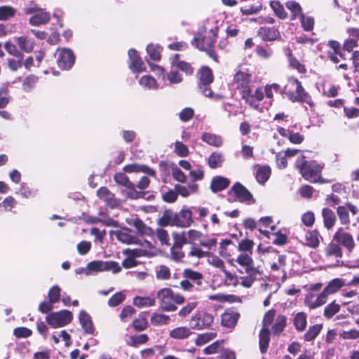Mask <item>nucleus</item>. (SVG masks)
Returning a JSON list of instances; mask_svg holds the SVG:
<instances>
[{
    "mask_svg": "<svg viewBox=\"0 0 359 359\" xmlns=\"http://www.w3.org/2000/svg\"><path fill=\"white\" fill-rule=\"evenodd\" d=\"M197 90L204 96L210 98L220 99L222 95L214 94L211 89V84L214 81V75L212 69L208 66H203L199 69L196 74Z\"/></svg>",
    "mask_w": 359,
    "mask_h": 359,
    "instance_id": "1",
    "label": "nucleus"
},
{
    "mask_svg": "<svg viewBox=\"0 0 359 359\" xmlns=\"http://www.w3.org/2000/svg\"><path fill=\"white\" fill-rule=\"evenodd\" d=\"M295 167L299 170L302 177L311 182H316L314 178L322 171L323 167L316 161L305 160V156L301 155L295 162Z\"/></svg>",
    "mask_w": 359,
    "mask_h": 359,
    "instance_id": "2",
    "label": "nucleus"
},
{
    "mask_svg": "<svg viewBox=\"0 0 359 359\" xmlns=\"http://www.w3.org/2000/svg\"><path fill=\"white\" fill-rule=\"evenodd\" d=\"M73 320L72 313L66 309L52 311L46 316V322L53 328L63 327Z\"/></svg>",
    "mask_w": 359,
    "mask_h": 359,
    "instance_id": "3",
    "label": "nucleus"
},
{
    "mask_svg": "<svg viewBox=\"0 0 359 359\" xmlns=\"http://www.w3.org/2000/svg\"><path fill=\"white\" fill-rule=\"evenodd\" d=\"M232 194L235 196V199L233 201H238L244 203L252 201V203H255L252 194L240 182H236L228 191L229 196ZM228 201L232 202V200L229 198Z\"/></svg>",
    "mask_w": 359,
    "mask_h": 359,
    "instance_id": "4",
    "label": "nucleus"
},
{
    "mask_svg": "<svg viewBox=\"0 0 359 359\" xmlns=\"http://www.w3.org/2000/svg\"><path fill=\"white\" fill-rule=\"evenodd\" d=\"M58 67L62 70L70 69L75 62V55L69 48H63L57 59Z\"/></svg>",
    "mask_w": 359,
    "mask_h": 359,
    "instance_id": "5",
    "label": "nucleus"
},
{
    "mask_svg": "<svg viewBox=\"0 0 359 359\" xmlns=\"http://www.w3.org/2000/svg\"><path fill=\"white\" fill-rule=\"evenodd\" d=\"M333 241L346 248L348 252H351L355 247L353 236L349 233L344 231L341 227L334 233Z\"/></svg>",
    "mask_w": 359,
    "mask_h": 359,
    "instance_id": "6",
    "label": "nucleus"
},
{
    "mask_svg": "<svg viewBox=\"0 0 359 359\" xmlns=\"http://www.w3.org/2000/svg\"><path fill=\"white\" fill-rule=\"evenodd\" d=\"M175 214L176 215L174 224L176 226L186 228L193 223V212L190 209L183 207L179 212Z\"/></svg>",
    "mask_w": 359,
    "mask_h": 359,
    "instance_id": "7",
    "label": "nucleus"
},
{
    "mask_svg": "<svg viewBox=\"0 0 359 359\" xmlns=\"http://www.w3.org/2000/svg\"><path fill=\"white\" fill-rule=\"evenodd\" d=\"M128 67L133 72L139 73L144 71V62L135 49L130 48L128 50Z\"/></svg>",
    "mask_w": 359,
    "mask_h": 359,
    "instance_id": "8",
    "label": "nucleus"
},
{
    "mask_svg": "<svg viewBox=\"0 0 359 359\" xmlns=\"http://www.w3.org/2000/svg\"><path fill=\"white\" fill-rule=\"evenodd\" d=\"M290 81L292 82L296 85V96L294 100H297L299 102L306 103L309 106L312 107L314 105L311 96L309 94L306 92L303 86H302L301 82L296 78L292 77L290 79Z\"/></svg>",
    "mask_w": 359,
    "mask_h": 359,
    "instance_id": "9",
    "label": "nucleus"
},
{
    "mask_svg": "<svg viewBox=\"0 0 359 359\" xmlns=\"http://www.w3.org/2000/svg\"><path fill=\"white\" fill-rule=\"evenodd\" d=\"M250 255V254L241 253L238 256L235 262L244 267L245 273L261 271L259 266H254V261Z\"/></svg>",
    "mask_w": 359,
    "mask_h": 359,
    "instance_id": "10",
    "label": "nucleus"
},
{
    "mask_svg": "<svg viewBox=\"0 0 359 359\" xmlns=\"http://www.w3.org/2000/svg\"><path fill=\"white\" fill-rule=\"evenodd\" d=\"M257 36L264 41H273L281 38L279 30L275 27H261L257 31Z\"/></svg>",
    "mask_w": 359,
    "mask_h": 359,
    "instance_id": "11",
    "label": "nucleus"
},
{
    "mask_svg": "<svg viewBox=\"0 0 359 359\" xmlns=\"http://www.w3.org/2000/svg\"><path fill=\"white\" fill-rule=\"evenodd\" d=\"M79 323L87 334L96 335L95 330L91 316L84 310H81L79 315Z\"/></svg>",
    "mask_w": 359,
    "mask_h": 359,
    "instance_id": "12",
    "label": "nucleus"
},
{
    "mask_svg": "<svg viewBox=\"0 0 359 359\" xmlns=\"http://www.w3.org/2000/svg\"><path fill=\"white\" fill-rule=\"evenodd\" d=\"M329 294H330L323 289L322 292L318 295L316 301L313 302L312 299L314 297V295L313 294H309L305 298V303L311 309H316L326 303Z\"/></svg>",
    "mask_w": 359,
    "mask_h": 359,
    "instance_id": "13",
    "label": "nucleus"
},
{
    "mask_svg": "<svg viewBox=\"0 0 359 359\" xmlns=\"http://www.w3.org/2000/svg\"><path fill=\"white\" fill-rule=\"evenodd\" d=\"M230 184V180L222 176H215L212 177L210 189L213 193H217L226 189Z\"/></svg>",
    "mask_w": 359,
    "mask_h": 359,
    "instance_id": "14",
    "label": "nucleus"
},
{
    "mask_svg": "<svg viewBox=\"0 0 359 359\" xmlns=\"http://www.w3.org/2000/svg\"><path fill=\"white\" fill-rule=\"evenodd\" d=\"M123 170L126 172H144L149 176L155 177L156 172L154 170L146 165H141L137 163L128 164L124 166Z\"/></svg>",
    "mask_w": 359,
    "mask_h": 359,
    "instance_id": "15",
    "label": "nucleus"
},
{
    "mask_svg": "<svg viewBox=\"0 0 359 359\" xmlns=\"http://www.w3.org/2000/svg\"><path fill=\"white\" fill-rule=\"evenodd\" d=\"M240 314L235 311H226L222 315L221 324L222 326L232 328L236 325Z\"/></svg>",
    "mask_w": 359,
    "mask_h": 359,
    "instance_id": "16",
    "label": "nucleus"
},
{
    "mask_svg": "<svg viewBox=\"0 0 359 359\" xmlns=\"http://www.w3.org/2000/svg\"><path fill=\"white\" fill-rule=\"evenodd\" d=\"M322 217L324 226L328 230L332 229L337 222L335 212L329 208H324L322 210Z\"/></svg>",
    "mask_w": 359,
    "mask_h": 359,
    "instance_id": "17",
    "label": "nucleus"
},
{
    "mask_svg": "<svg viewBox=\"0 0 359 359\" xmlns=\"http://www.w3.org/2000/svg\"><path fill=\"white\" fill-rule=\"evenodd\" d=\"M255 178L257 182L264 185L269 179L271 174V169L269 165H257Z\"/></svg>",
    "mask_w": 359,
    "mask_h": 359,
    "instance_id": "18",
    "label": "nucleus"
},
{
    "mask_svg": "<svg viewBox=\"0 0 359 359\" xmlns=\"http://www.w3.org/2000/svg\"><path fill=\"white\" fill-rule=\"evenodd\" d=\"M126 222L129 225L135 227L137 233L140 235H149L151 231V229L147 226L144 222L139 217L127 219Z\"/></svg>",
    "mask_w": 359,
    "mask_h": 359,
    "instance_id": "19",
    "label": "nucleus"
},
{
    "mask_svg": "<svg viewBox=\"0 0 359 359\" xmlns=\"http://www.w3.org/2000/svg\"><path fill=\"white\" fill-rule=\"evenodd\" d=\"M192 46H195L201 51L205 52L208 56L212 58L215 61H217V55L213 47H208L204 46L203 43L200 42V37L194 36L191 41Z\"/></svg>",
    "mask_w": 359,
    "mask_h": 359,
    "instance_id": "20",
    "label": "nucleus"
},
{
    "mask_svg": "<svg viewBox=\"0 0 359 359\" xmlns=\"http://www.w3.org/2000/svg\"><path fill=\"white\" fill-rule=\"evenodd\" d=\"M218 27H215L210 31V35L208 37L203 36L202 33L197 32L195 36L200 37V42L203 43L204 46L208 47H214L217 36Z\"/></svg>",
    "mask_w": 359,
    "mask_h": 359,
    "instance_id": "21",
    "label": "nucleus"
},
{
    "mask_svg": "<svg viewBox=\"0 0 359 359\" xmlns=\"http://www.w3.org/2000/svg\"><path fill=\"white\" fill-rule=\"evenodd\" d=\"M270 341V331L269 328L263 327L259 334V345L260 352L262 353H265L269 347V344Z\"/></svg>",
    "mask_w": 359,
    "mask_h": 359,
    "instance_id": "22",
    "label": "nucleus"
},
{
    "mask_svg": "<svg viewBox=\"0 0 359 359\" xmlns=\"http://www.w3.org/2000/svg\"><path fill=\"white\" fill-rule=\"evenodd\" d=\"M225 161L224 154L222 152L214 151L208 158V164L212 169L220 168Z\"/></svg>",
    "mask_w": 359,
    "mask_h": 359,
    "instance_id": "23",
    "label": "nucleus"
},
{
    "mask_svg": "<svg viewBox=\"0 0 359 359\" xmlns=\"http://www.w3.org/2000/svg\"><path fill=\"white\" fill-rule=\"evenodd\" d=\"M192 334L189 328L187 327H176L169 332L170 338L182 340L187 339Z\"/></svg>",
    "mask_w": 359,
    "mask_h": 359,
    "instance_id": "24",
    "label": "nucleus"
},
{
    "mask_svg": "<svg viewBox=\"0 0 359 359\" xmlns=\"http://www.w3.org/2000/svg\"><path fill=\"white\" fill-rule=\"evenodd\" d=\"M148 315V311H142L139 314L138 318L133 320V325L135 330L141 332L147 328L148 321L147 318Z\"/></svg>",
    "mask_w": 359,
    "mask_h": 359,
    "instance_id": "25",
    "label": "nucleus"
},
{
    "mask_svg": "<svg viewBox=\"0 0 359 359\" xmlns=\"http://www.w3.org/2000/svg\"><path fill=\"white\" fill-rule=\"evenodd\" d=\"M175 214L170 209L165 210L158 221V224L161 226H175L174 224V219H175Z\"/></svg>",
    "mask_w": 359,
    "mask_h": 359,
    "instance_id": "26",
    "label": "nucleus"
},
{
    "mask_svg": "<svg viewBox=\"0 0 359 359\" xmlns=\"http://www.w3.org/2000/svg\"><path fill=\"white\" fill-rule=\"evenodd\" d=\"M250 76L249 74L239 71L233 78V82L236 84V88H245L250 82Z\"/></svg>",
    "mask_w": 359,
    "mask_h": 359,
    "instance_id": "27",
    "label": "nucleus"
},
{
    "mask_svg": "<svg viewBox=\"0 0 359 359\" xmlns=\"http://www.w3.org/2000/svg\"><path fill=\"white\" fill-rule=\"evenodd\" d=\"M49 20L50 15L46 12L40 11L29 18V23L34 26H39L47 23Z\"/></svg>",
    "mask_w": 359,
    "mask_h": 359,
    "instance_id": "28",
    "label": "nucleus"
},
{
    "mask_svg": "<svg viewBox=\"0 0 359 359\" xmlns=\"http://www.w3.org/2000/svg\"><path fill=\"white\" fill-rule=\"evenodd\" d=\"M201 140L209 145L219 147L222 144V138L217 135L205 133L201 136Z\"/></svg>",
    "mask_w": 359,
    "mask_h": 359,
    "instance_id": "29",
    "label": "nucleus"
},
{
    "mask_svg": "<svg viewBox=\"0 0 359 359\" xmlns=\"http://www.w3.org/2000/svg\"><path fill=\"white\" fill-rule=\"evenodd\" d=\"M306 318V314L304 312H299L295 315L293 324L298 332H302L305 330L307 325Z\"/></svg>",
    "mask_w": 359,
    "mask_h": 359,
    "instance_id": "30",
    "label": "nucleus"
},
{
    "mask_svg": "<svg viewBox=\"0 0 359 359\" xmlns=\"http://www.w3.org/2000/svg\"><path fill=\"white\" fill-rule=\"evenodd\" d=\"M172 236L174 240L173 247L178 250H182L184 245L191 243V241H188L186 237L185 231H182V233L173 232Z\"/></svg>",
    "mask_w": 359,
    "mask_h": 359,
    "instance_id": "31",
    "label": "nucleus"
},
{
    "mask_svg": "<svg viewBox=\"0 0 359 359\" xmlns=\"http://www.w3.org/2000/svg\"><path fill=\"white\" fill-rule=\"evenodd\" d=\"M322 328V324H316L314 325L310 326L304 335V339L306 341H311L314 340L320 332Z\"/></svg>",
    "mask_w": 359,
    "mask_h": 359,
    "instance_id": "32",
    "label": "nucleus"
},
{
    "mask_svg": "<svg viewBox=\"0 0 359 359\" xmlns=\"http://www.w3.org/2000/svg\"><path fill=\"white\" fill-rule=\"evenodd\" d=\"M287 318L283 315H278L276 319V322L272 326V332L273 334L279 335L286 327Z\"/></svg>",
    "mask_w": 359,
    "mask_h": 359,
    "instance_id": "33",
    "label": "nucleus"
},
{
    "mask_svg": "<svg viewBox=\"0 0 359 359\" xmlns=\"http://www.w3.org/2000/svg\"><path fill=\"white\" fill-rule=\"evenodd\" d=\"M196 314V316H198V320H199L203 330L209 327L213 323L214 318L210 313L201 311Z\"/></svg>",
    "mask_w": 359,
    "mask_h": 359,
    "instance_id": "34",
    "label": "nucleus"
},
{
    "mask_svg": "<svg viewBox=\"0 0 359 359\" xmlns=\"http://www.w3.org/2000/svg\"><path fill=\"white\" fill-rule=\"evenodd\" d=\"M326 255L328 256H335L336 257H342V250L340 245L334 241H332L331 243L327 245L325 249Z\"/></svg>",
    "mask_w": 359,
    "mask_h": 359,
    "instance_id": "35",
    "label": "nucleus"
},
{
    "mask_svg": "<svg viewBox=\"0 0 359 359\" xmlns=\"http://www.w3.org/2000/svg\"><path fill=\"white\" fill-rule=\"evenodd\" d=\"M114 179L115 182L121 186H123L130 191V189L135 185L132 182L130 181L128 177L123 172H117L114 175Z\"/></svg>",
    "mask_w": 359,
    "mask_h": 359,
    "instance_id": "36",
    "label": "nucleus"
},
{
    "mask_svg": "<svg viewBox=\"0 0 359 359\" xmlns=\"http://www.w3.org/2000/svg\"><path fill=\"white\" fill-rule=\"evenodd\" d=\"M133 304L139 308L151 306L155 304V299L149 297L136 296L133 299Z\"/></svg>",
    "mask_w": 359,
    "mask_h": 359,
    "instance_id": "37",
    "label": "nucleus"
},
{
    "mask_svg": "<svg viewBox=\"0 0 359 359\" xmlns=\"http://www.w3.org/2000/svg\"><path fill=\"white\" fill-rule=\"evenodd\" d=\"M170 321L169 316L154 313L151 318V323L154 326L168 325Z\"/></svg>",
    "mask_w": 359,
    "mask_h": 359,
    "instance_id": "38",
    "label": "nucleus"
},
{
    "mask_svg": "<svg viewBox=\"0 0 359 359\" xmlns=\"http://www.w3.org/2000/svg\"><path fill=\"white\" fill-rule=\"evenodd\" d=\"M9 90L6 85H2L0 88V109L5 108L11 101Z\"/></svg>",
    "mask_w": 359,
    "mask_h": 359,
    "instance_id": "39",
    "label": "nucleus"
},
{
    "mask_svg": "<svg viewBox=\"0 0 359 359\" xmlns=\"http://www.w3.org/2000/svg\"><path fill=\"white\" fill-rule=\"evenodd\" d=\"M146 50L151 60L154 61L161 60V48L159 46L151 43L147 45Z\"/></svg>",
    "mask_w": 359,
    "mask_h": 359,
    "instance_id": "40",
    "label": "nucleus"
},
{
    "mask_svg": "<svg viewBox=\"0 0 359 359\" xmlns=\"http://www.w3.org/2000/svg\"><path fill=\"white\" fill-rule=\"evenodd\" d=\"M337 213L341 224L348 225L350 224L349 212L344 205H339L337 208Z\"/></svg>",
    "mask_w": 359,
    "mask_h": 359,
    "instance_id": "41",
    "label": "nucleus"
},
{
    "mask_svg": "<svg viewBox=\"0 0 359 359\" xmlns=\"http://www.w3.org/2000/svg\"><path fill=\"white\" fill-rule=\"evenodd\" d=\"M318 232L316 230L308 231L306 234L307 245L313 248L319 245Z\"/></svg>",
    "mask_w": 359,
    "mask_h": 359,
    "instance_id": "42",
    "label": "nucleus"
},
{
    "mask_svg": "<svg viewBox=\"0 0 359 359\" xmlns=\"http://www.w3.org/2000/svg\"><path fill=\"white\" fill-rule=\"evenodd\" d=\"M183 276L186 278L196 281L198 285L202 284L201 279L203 278V275L198 271H195L191 269H186L183 271Z\"/></svg>",
    "mask_w": 359,
    "mask_h": 359,
    "instance_id": "43",
    "label": "nucleus"
},
{
    "mask_svg": "<svg viewBox=\"0 0 359 359\" xmlns=\"http://www.w3.org/2000/svg\"><path fill=\"white\" fill-rule=\"evenodd\" d=\"M343 285V280L340 278H337L330 281L327 285L324 288V290L330 294H331L336 292Z\"/></svg>",
    "mask_w": 359,
    "mask_h": 359,
    "instance_id": "44",
    "label": "nucleus"
},
{
    "mask_svg": "<svg viewBox=\"0 0 359 359\" xmlns=\"http://www.w3.org/2000/svg\"><path fill=\"white\" fill-rule=\"evenodd\" d=\"M148 194H149V191H144L140 189V191H137L135 189V185H134L130 191H127L126 196L128 198L133 200L140 198L145 199V196L146 195H148Z\"/></svg>",
    "mask_w": 359,
    "mask_h": 359,
    "instance_id": "45",
    "label": "nucleus"
},
{
    "mask_svg": "<svg viewBox=\"0 0 359 359\" xmlns=\"http://www.w3.org/2000/svg\"><path fill=\"white\" fill-rule=\"evenodd\" d=\"M270 6L275 14L280 19H285L287 17V13L285 12L283 5L280 4L279 1H271Z\"/></svg>",
    "mask_w": 359,
    "mask_h": 359,
    "instance_id": "46",
    "label": "nucleus"
},
{
    "mask_svg": "<svg viewBox=\"0 0 359 359\" xmlns=\"http://www.w3.org/2000/svg\"><path fill=\"white\" fill-rule=\"evenodd\" d=\"M247 273L249 276L241 277L242 282L241 284L242 286L249 288L252 287L253 283L257 280V275H261L262 272H250Z\"/></svg>",
    "mask_w": 359,
    "mask_h": 359,
    "instance_id": "47",
    "label": "nucleus"
},
{
    "mask_svg": "<svg viewBox=\"0 0 359 359\" xmlns=\"http://www.w3.org/2000/svg\"><path fill=\"white\" fill-rule=\"evenodd\" d=\"M340 310V306L332 302L327 305L324 309V316L327 318H331Z\"/></svg>",
    "mask_w": 359,
    "mask_h": 359,
    "instance_id": "48",
    "label": "nucleus"
},
{
    "mask_svg": "<svg viewBox=\"0 0 359 359\" xmlns=\"http://www.w3.org/2000/svg\"><path fill=\"white\" fill-rule=\"evenodd\" d=\"M299 20L303 29L306 32H310L314 27V18L311 16L306 17L304 14H301Z\"/></svg>",
    "mask_w": 359,
    "mask_h": 359,
    "instance_id": "49",
    "label": "nucleus"
},
{
    "mask_svg": "<svg viewBox=\"0 0 359 359\" xmlns=\"http://www.w3.org/2000/svg\"><path fill=\"white\" fill-rule=\"evenodd\" d=\"M217 336V334L215 332H207L204 334H200L198 335V337L196 338L195 341V344L196 346H201L203 345L208 341H211L214 338H215Z\"/></svg>",
    "mask_w": 359,
    "mask_h": 359,
    "instance_id": "50",
    "label": "nucleus"
},
{
    "mask_svg": "<svg viewBox=\"0 0 359 359\" xmlns=\"http://www.w3.org/2000/svg\"><path fill=\"white\" fill-rule=\"evenodd\" d=\"M286 7L292 12L293 17L292 19L296 18L297 16L299 18H300L301 14L302 13V10L299 4L295 1H287L286 3Z\"/></svg>",
    "mask_w": 359,
    "mask_h": 359,
    "instance_id": "51",
    "label": "nucleus"
},
{
    "mask_svg": "<svg viewBox=\"0 0 359 359\" xmlns=\"http://www.w3.org/2000/svg\"><path fill=\"white\" fill-rule=\"evenodd\" d=\"M102 264L103 271H112L114 273H117L121 270L118 263L115 261H102Z\"/></svg>",
    "mask_w": 359,
    "mask_h": 359,
    "instance_id": "52",
    "label": "nucleus"
},
{
    "mask_svg": "<svg viewBox=\"0 0 359 359\" xmlns=\"http://www.w3.org/2000/svg\"><path fill=\"white\" fill-rule=\"evenodd\" d=\"M149 340V337L146 334H141L130 337V346L137 347L140 344H145Z\"/></svg>",
    "mask_w": 359,
    "mask_h": 359,
    "instance_id": "53",
    "label": "nucleus"
},
{
    "mask_svg": "<svg viewBox=\"0 0 359 359\" xmlns=\"http://www.w3.org/2000/svg\"><path fill=\"white\" fill-rule=\"evenodd\" d=\"M18 44L21 50L26 53H31L34 48L33 43L24 36H20L18 39Z\"/></svg>",
    "mask_w": 359,
    "mask_h": 359,
    "instance_id": "54",
    "label": "nucleus"
},
{
    "mask_svg": "<svg viewBox=\"0 0 359 359\" xmlns=\"http://www.w3.org/2000/svg\"><path fill=\"white\" fill-rule=\"evenodd\" d=\"M126 299V295L118 292L113 294L108 300V305L110 307H115L121 304Z\"/></svg>",
    "mask_w": 359,
    "mask_h": 359,
    "instance_id": "55",
    "label": "nucleus"
},
{
    "mask_svg": "<svg viewBox=\"0 0 359 359\" xmlns=\"http://www.w3.org/2000/svg\"><path fill=\"white\" fill-rule=\"evenodd\" d=\"M97 196L102 200L109 202L113 199L114 195L111 193L109 189L106 187H102L97 191Z\"/></svg>",
    "mask_w": 359,
    "mask_h": 359,
    "instance_id": "56",
    "label": "nucleus"
},
{
    "mask_svg": "<svg viewBox=\"0 0 359 359\" xmlns=\"http://www.w3.org/2000/svg\"><path fill=\"white\" fill-rule=\"evenodd\" d=\"M141 86L148 88H157L156 79L149 75L143 76L139 81Z\"/></svg>",
    "mask_w": 359,
    "mask_h": 359,
    "instance_id": "57",
    "label": "nucleus"
},
{
    "mask_svg": "<svg viewBox=\"0 0 359 359\" xmlns=\"http://www.w3.org/2000/svg\"><path fill=\"white\" fill-rule=\"evenodd\" d=\"M15 11L11 6L0 7V20H7L15 15Z\"/></svg>",
    "mask_w": 359,
    "mask_h": 359,
    "instance_id": "58",
    "label": "nucleus"
},
{
    "mask_svg": "<svg viewBox=\"0 0 359 359\" xmlns=\"http://www.w3.org/2000/svg\"><path fill=\"white\" fill-rule=\"evenodd\" d=\"M60 292L61 290L58 285L53 286L48 291V299L55 304L58 302L60 299Z\"/></svg>",
    "mask_w": 359,
    "mask_h": 359,
    "instance_id": "59",
    "label": "nucleus"
},
{
    "mask_svg": "<svg viewBox=\"0 0 359 359\" xmlns=\"http://www.w3.org/2000/svg\"><path fill=\"white\" fill-rule=\"evenodd\" d=\"M156 278L159 280H168L170 278V269L164 265H161L156 269Z\"/></svg>",
    "mask_w": 359,
    "mask_h": 359,
    "instance_id": "60",
    "label": "nucleus"
},
{
    "mask_svg": "<svg viewBox=\"0 0 359 359\" xmlns=\"http://www.w3.org/2000/svg\"><path fill=\"white\" fill-rule=\"evenodd\" d=\"M254 242L250 239L242 240L238 244V250L241 252H247L250 255L252 253Z\"/></svg>",
    "mask_w": 359,
    "mask_h": 359,
    "instance_id": "61",
    "label": "nucleus"
},
{
    "mask_svg": "<svg viewBox=\"0 0 359 359\" xmlns=\"http://www.w3.org/2000/svg\"><path fill=\"white\" fill-rule=\"evenodd\" d=\"M175 152L180 157H185L189 154V149L182 142L176 141L175 142Z\"/></svg>",
    "mask_w": 359,
    "mask_h": 359,
    "instance_id": "62",
    "label": "nucleus"
},
{
    "mask_svg": "<svg viewBox=\"0 0 359 359\" xmlns=\"http://www.w3.org/2000/svg\"><path fill=\"white\" fill-rule=\"evenodd\" d=\"M160 302V309L163 311H176L177 307L175 306L172 301V299H161Z\"/></svg>",
    "mask_w": 359,
    "mask_h": 359,
    "instance_id": "63",
    "label": "nucleus"
},
{
    "mask_svg": "<svg viewBox=\"0 0 359 359\" xmlns=\"http://www.w3.org/2000/svg\"><path fill=\"white\" fill-rule=\"evenodd\" d=\"M4 47L9 54L20 59L23 58V54L18 50L15 44L11 43L10 41H7L5 43Z\"/></svg>",
    "mask_w": 359,
    "mask_h": 359,
    "instance_id": "64",
    "label": "nucleus"
}]
</instances>
